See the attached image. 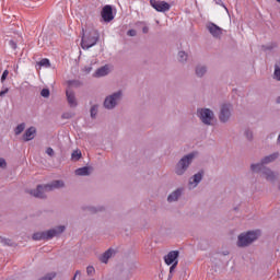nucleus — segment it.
I'll return each mask as SVG.
<instances>
[{
	"label": "nucleus",
	"instance_id": "nucleus-1",
	"mask_svg": "<svg viewBox=\"0 0 280 280\" xmlns=\"http://www.w3.org/2000/svg\"><path fill=\"white\" fill-rule=\"evenodd\" d=\"M62 187H65V182L57 179L50 184L37 185L36 189L30 190V194L31 196H34V198L45 199L47 198L45 191H54V189H60Z\"/></svg>",
	"mask_w": 280,
	"mask_h": 280
},
{
	"label": "nucleus",
	"instance_id": "nucleus-2",
	"mask_svg": "<svg viewBox=\"0 0 280 280\" xmlns=\"http://www.w3.org/2000/svg\"><path fill=\"white\" fill-rule=\"evenodd\" d=\"M83 36L81 39L82 49H91V47H95L97 45V40H100V33L95 30L85 31L82 30Z\"/></svg>",
	"mask_w": 280,
	"mask_h": 280
},
{
	"label": "nucleus",
	"instance_id": "nucleus-3",
	"mask_svg": "<svg viewBox=\"0 0 280 280\" xmlns=\"http://www.w3.org/2000/svg\"><path fill=\"white\" fill-rule=\"evenodd\" d=\"M65 225H59L55 229L44 231V232H37L33 234V240L35 242H40L42 240H54V237H58V235H61V233H65Z\"/></svg>",
	"mask_w": 280,
	"mask_h": 280
},
{
	"label": "nucleus",
	"instance_id": "nucleus-4",
	"mask_svg": "<svg viewBox=\"0 0 280 280\" xmlns=\"http://www.w3.org/2000/svg\"><path fill=\"white\" fill-rule=\"evenodd\" d=\"M194 159H196L195 153H189L184 155L175 165V174L177 176H183L187 170H189V165L194 163Z\"/></svg>",
	"mask_w": 280,
	"mask_h": 280
},
{
	"label": "nucleus",
	"instance_id": "nucleus-5",
	"mask_svg": "<svg viewBox=\"0 0 280 280\" xmlns=\"http://www.w3.org/2000/svg\"><path fill=\"white\" fill-rule=\"evenodd\" d=\"M257 237H259V234L255 231L242 233L238 235L236 246H238V248H246V246H250L253 242L257 241Z\"/></svg>",
	"mask_w": 280,
	"mask_h": 280
},
{
	"label": "nucleus",
	"instance_id": "nucleus-6",
	"mask_svg": "<svg viewBox=\"0 0 280 280\" xmlns=\"http://www.w3.org/2000/svg\"><path fill=\"white\" fill-rule=\"evenodd\" d=\"M197 116L202 121V124H205L206 126H211L214 114H213V110L209 108H199L197 109Z\"/></svg>",
	"mask_w": 280,
	"mask_h": 280
},
{
	"label": "nucleus",
	"instance_id": "nucleus-7",
	"mask_svg": "<svg viewBox=\"0 0 280 280\" xmlns=\"http://www.w3.org/2000/svg\"><path fill=\"white\" fill-rule=\"evenodd\" d=\"M121 100V91L115 92L114 94L107 96L104 101V106L108 110H113L117 106V102Z\"/></svg>",
	"mask_w": 280,
	"mask_h": 280
},
{
	"label": "nucleus",
	"instance_id": "nucleus-8",
	"mask_svg": "<svg viewBox=\"0 0 280 280\" xmlns=\"http://www.w3.org/2000/svg\"><path fill=\"white\" fill-rule=\"evenodd\" d=\"M233 110V105L231 104H223L221 105L219 119L221 124H226L229 119H231V113Z\"/></svg>",
	"mask_w": 280,
	"mask_h": 280
},
{
	"label": "nucleus",
	"instance_id": "nucleus-9",
	"mask_svg": "<svg viewBox=\"0 0 280 280\" xmlns=\"http://www.w3.org/2000/svg\"><path fill=\"white\" fill-rule=\"evenodd\" d=\"M150 5H151V8L156 10V12H170V10L172 8V5H170V3L165 2V1H158V0H150Z\"/></svg>",
	"mask_w": 280,
	"mask_h": 280
},
{
	"label": "nucleus",
	"instance_id": "nucleus-10",
	"mask_svg": "<svg viewBox=\"0 0 280 280\" xmlns=\"http://www.w3.org/2000/svg\"><path fill=\"white\" fill-rule=\"evenodd\" d=\"M101 16L105 23H110V21L115 19V15H113V7L110 4H106L102 9Z\"/></svg>",
	"mask_w": 280,
	"mask_h": 280
},
{
	"label": "nucleus",
	"instance_id": "nucleus-11",
	"mask_svg": "<svg viewBox=\"0 0 280 280\" xmlns=\"http://www.w3.org/2000/svg\"><path fill=\"white\" fill-rule=\"evenodd\" d=\"M207 30L213 36V38H220V36H222V28L215 25L213 22L207 24Z\"/></svg>",
	"mask_w": 280,
	"mask_h": 280
},
{
	"label": "nucleus",
	"instance_id": "nucleus-12",
	"mask_svg": "<svg viewBox=\"0 0 280 280\" xmlns=\"http://www.w3.org/2000/svg\"><path fill=\"white\" fill-rule=\"evenodd\" d=\"M66 97L70 108H75L78 106V98H75L74 91L67 90Z\"/></svg>",
	"mask_w": 280,
	"mask_h": 280
},
{
	"label": "nucleus",
	"instance_id": "nucleus-13",
	"mask_svg": "<svg viewBox=\"0 0 280 280\" xmlns=\"http://www.w3.org/2000/svg\"><path fill=\"white\" fill-rule=\"evenodd\" d=\"M178 255L179 252L178 250H172L165 257H164V261L167 266H172V264H176V261H178Z\"/></svg>",
	"mask_w": 280,
	"mask_h": 280
},
{
	"label": "nucleus",
	"instance_id": "nucleus-14",
	"mask_svg": "<svg viewBox=\"0 0 280 280\" xmlns=\"http://www.w3.org/2000/svg\"><path fill=\"white\" fill-rule=\"evenodd\" d=\"M261 174L264 178H266V180H268L269 183H275L277 180V176H279V174L272 172V170L268 167L262 168Z\"/></svg>",
	"mask_w": 280,
	"mask_h": 280
},
{
	"label": "nucleus",
	"instance_id": "nucleus-15",
	"mask_svg": "<svg viewBox=\"0 0 280 280\" xmlns=\"http://www.w3.org/2000/svg\"><path fill=\"white\" fill-rule=\"evenodd\" d=\"M202 176H205V171H199L197 174L190 177L189 185L198 187V184L202 180Z\"/></svg>",
	"mask_w": 280,
	"mask_h": 280
},
{
	"label": "nucleus",
	"instance_id": "nucleus-16",
	"mask_svg": "<svg viewBox=\"0 0 280 280\" xmlns=\"http://www.w3.org/2000/svg\"><path fill=\"white\" fill-rule=\"evenodd\" d=\"M36 137V127H30L23 135V141H32Z\"/></svg>",
	"mask_w": 280,
	"mask_h": 280
},
{
	"label": "nucleus",
	"instance_id": "nucleus-17",
	"mask_svg": "<svg viewBox=\"0 0 280 280\" xmlns=\"http://www.w3.org/2000/svg\"><path fill=\"white\" fill-rule=\"evenodd\" d=\"M279 159V152L272 153L270 155L265 156L261 162L264 165H268V163H272Z\"/></svg>",
	"mask_w": 280,
	"mask_h": 280
},
{
	"label": "nucleus",
	"instance_id": "nucleus-18",
	"mask_svg": "<svg viewBox=\"0 0 280 280\" xmlns=\"http://www.w3.org/2000/svg\"><path fill=\"white\" fill-rule=\"evenodd\" d=\"M182 194H183V190L176 189L171 195H168V197H167L168 202H176V200H178V198H180Z\"/></svg>",
	"mask_w": 280,
	"mask_h": 280
},
{
	"label": "nucleus",
	"instance_id": "nucleus-19",
	"mask_svg": "<svg viewBox=\"0 0 280 280\" xmlns=\"http://www.w3.org/2000/svg\"><path fill=\"white\" fill-rule=\"evenodd\" d=\"M113 253L114 250L112 248L107 249L100 258V261H102V264H108V260L110 259V257H113Z\"/></svg>",
	"mask_w": 280,
	"mask_h": 280
},
{
	"label": "nucleus",
	"instance_id": "nucleus-20",
	"mask_svg": "<svg viewBox=\"0 0 280 280\" xmlns=\"http://www.w3.org/2000/svg\"><path fill=\"white\" fill-rule=\"evenodd\" d=\"M104 75H108V66H103L95 71L96 78H104Z\"/></svg>",
	"mask_w": 280,
	"mask_h": 280
},
{
	"label": "nucleus",
	"instance_id": "nucleus-21",
	"mask_svg": "<svg viewBox=\"0 0 280 280\" xmlns=\"http://www.w3.org/2000/svg\"><path fill=\"white\" fill-rule=\"evenodd\" d=\"M250 170L252 172H256V173H264V170H266V166L264 164V162L257 163V164H252L250 165Z\"/></svg>",
	"mask_w": 280,
	"mask_h": 280
},
{
	"label": "nucleus",
	"instance_id": "nucleus-22",
	"mask_svg": "<svg viewBox=\"0 0 280 280\" xmlns=\"http://www.w3.org/2000/svg\"><path fill=\"white\" fill-rule=\"evenodd\" d=\"M91 174L89 166H83L81 168L75 170L77 176H89Z\"/></svg>",
	"mask_w": 280,
	"mask_h": 280
},
{
	"label": "nucleus",
	"instance_id": "nucleus-23",
	"mask_svg": "<svg viewBox=\"0 0 280 280\" xmlns=\"http://www.w3.org/2000/svg\"><path fill=\"white\" fill-rule=\"evenodd\" d=\"M207 73V66L199 65L196 67V75L202 78Z\"/></svg>",
	"mask_w": 280,
	"mask_h": 280
},
{
	"label": "nucleus",
	"instance_id": "nucleus-24",
	"mask_svg": "<svg viewBox=\"0 0 280 280\" xmlns=\"http://www.w3.org/2000/svg\"><path fill=\"white\" fill-rule=\"evenodd\" d=\"M277 47H278L277 42H271L267 45H262L261 49L262 51H272V49H277Z\"/></svg>",
	"mask_w": 280,
	"mask_h": 280
},
{
	"label": "nucleus",
	"instance_id": "nucleus-25",
	"mask_svg": "<svg viewBox=\"0 0 280 280\" xmlns=\"http://www.w3.org/2000/svg\"><path fill=\"white\" fill-rule=\"evenodd\" d=\"M0 244H2V246H16V244L12 242V240L5 238L3 236H0Z\"/></svg>",
	"mask_w": 280,
	"mask_h": 280
},
{
	"label": "nucleus",
	"instance_id": "nucleus-26",
	"mask_svg": "<svg viewBox=\"0 0 280 280\" xmlns=\"http://www.w3.org/2000/svg\"><path fill=\"white\" fill-rule=\"evenodd\" d=\"M71 159L73 161H80V159H82V151H80V150L73 151L71 154Z\"/></svg>",
	"mask_w": 280,
	"mask_h": 280
},
{
	"label": "nucleus",
	"instance_id": "nucleus-27",
	"mask_svg": "<svg viewBox=\"0 0 280 280\" xmlns=\"http://www.w3.org/2000/svg\"><path fill=\"white\" fill-rule=\"evenodd\" d=\"M188 55L185 51L178 52V61L179 62H187Z\"/></svg>",
	"mask_w": 280,
	"mask_h": 280
},
{
	"label": "nucleus",
	"instance_id": "nucleus-28",
	"mask_svg": "<svg viewBox=\"0 0 280 280\" xmlns=\"http://www.w3.org/2000/svg\"><path fill=\"white\" fill-rule=\"evenodd\" d=\"M39 67H45L46 69H48V67H51V62L49 61V59L44 58L38 62Z\"/></svg>",
	"mask_w": 280,
	"mask_h": 280
},
{
	"label": "nucleus",
	"instance_id": "nucleus-29",
	"mask_svg": "<svg viewBox=\"0 0 280 280\" xmlns=\"http://www.w3.org/2000/svg\"><path fill=\"white\" fill-rule=\"evenodd\" d=\"M23 130H25V122H22V124L18 125L15 127L14 132H15L16 136H19V135H21V132H23Z\"/></svg>",
	"mask_w": 280,
	"mask_h": 280
},
{
	"label": "nucleus",
	"instance_id": "nucleus-30",
	"mask_svg": "<svg viewBox=\"0 0 280 280\" xmlns=\"http://www.w3.org/2000/svg\"><path fill=\"white\" fill-rule=\"evenodd\" d=\"M97 108H98L97 105H93V106L91 107L90 113H91L92 119H95V117H97Z\"/></svg>",
	"mask_w": 280,
	"mask_h": 280
},
{
	"label": "nucleus",
	"instance_id": "nucleus-31",
	"mask_svg": "<svg viewBox=\"0 0 280 280\" xmlns=\"http://www.w3.org/2000/svg\"><path fill=\"white\" fill-rule=\"evenodd\" d=\"M75 114L71 113V112H66L62 114V119H72V117H74Z\"/></svg>",
	"mask_w": 280,
	"mask_h": 280
},
{
	"label": "nucleus",
	"instance_id": "nucleus-32",
	"mask_svg": "<svg viewBox=\"0 0 280 280\" xmlns=\"http://www.w3.org/2000/svg\"><path fill=\"white\" fill-rule=\"evenodd\" d=\"M8 75H10V71L4 70V71L2 72V75H1L0 82L4 83V82H5V80H8Z\"/></svg>",
	"mask_w": 280,
	"mask_h": 280
},
{
	"label": "nucleus",
	"instance_id": "nucleus-33",
	"mask_svg": "<svg viewBox=\"0 0 280 280\" xmlns=\"http://www.w3.org/2000/svg\"><path fill=\"white\" fill-rule=\"evenodd\" d=\"M245 137H246L247 141H253V131L249 129H246Z\"/></svg>",
	"mask_w": 280,
	"mask_h": 280
},
{
	"label": "nucleus",
	"instance_id": "nucleus-34",
	"mask_svg": "<svg viewBox=\"0 0 280 280\" xmlns=\"http://www.w3.org/2000/svg\"><path fill=\"white\" fill-rule=\"evenodd\" d=\"M49 89H43L40 92L42 97H49Z\"/></svg>",
	"mask_w": 280,
	"mask_h": 280
},
{
	"label": "nucleus",
	"instance_id": "nucleus-35",
	"mask_svg": "<svg viewBox=\"0 0 280 280\" xmlns=\"http://www.w3.org/2000/svg\"><path fill=\"white\" fill-rule=\"evenodd\" d=\"M86 273L88 275H95V267L94 266H89L86 268Z\"/></svg>",
	"mask_w": 280,
	"mask_h": 280
},
{
	"label": "nucleus",
	"instance_id": "nucleus-36",
	"mask_svg": "<svg viewBox=\"0 0 280 280\" xmlns=\"http://www.w3.org/2000/svg\"><path fill=\"white\" fill-rule=\"evenodd\" d=\"M0 167H2V170H5V167H8V163L5 162V159L0 158Z\"/></svg>",
	"mask_w": 280,
	"mask_h": 280
},
{
	"label": "nucleus",
	"instance_id": "nucleus-37",
	"mask_svg": "<svg viewBox=\"0 0 280 280\" xmlns=\"http://www.w3.org/2000/svg\"><path fill=\"white\" fill-rule=\"evenodd\" d=\"M102 210H103V208H100L98 210L95 209L94 207H89L88 208V211H90V213H97V211H102Z\"/></svg>",
	"mask_w": 280,
	"mask_h": 280
},
{
	"label": "nucleus",
	"instance_id": "nucleus-38",
	"mask_svg": "<svg viewBox=\"0 0 280 280\" xmlns=\"http://www.w3.org/2000/svg\"><path fill=\"white\" fill-rule=\"evenodd\" d=\"M10 92V89L4 88L2 91H0V97H5V94Z\"/></svg>",
	"mask_w": 280,
	"mask_h": 280
},
{
	"label": "nucleus",
	"instance_id": "nucleus-39",
	"mask_svg": "<svg viewBox=\"0 0 280 280\" xmlns=\"http://www.w3.org/2000/svg\"><path fill=\"white\" fill-rule=\"evenodd\" d=\"M46 154H48V156H54V154H55L54 149L51 147L47 148Z\"/></svg>",
	"mask_w": 280,
	"mask_h": 280
},
{
	"label": "nucleus",
	"instance_id": "nucleus-40",
	"mask_svg": "<svg viewBox=\"0 0 280 280\" xmlns=\"http://www.w3.org/2000/svg\"><path fill=\"white\" fill-rule=\"evenodd\" d=\"M177 266H178V260H176L171 265L170 272H173Z\"/></svg>",
	"mask_w": 280,
	"mask_h": 280
},
{
	"label": "nucleus",
	"instance_id": "nucleus-41",
	"mask_svg": "<svg viewBox=\"0 0 280 280\" xmlns=\"http://www.w3.org/2000/svg\"><path fill=\"white\" fill-rule=\"evenodd\" d=\"M127 36H137V31L136 30H129L127 32Z\"/></svg>",
	"mask_w": 280,
	"mask_h": 280
},
{
	"label": "nucleus",
	"instance_id": "nucleus-42",
	"mask_svg": "<svg viewBox=\"0 0 280 280\" xmlns=\"http://www.w3.org/2000/svg\"><path fill=\"white\" fill-rule=\"evenodd\" d=\"M69 86H80V81H69Z\"/></svg>",
	"mask_w": 280,
	"mask_h": 280
},
{
	"label": "nucleus",
	"instance_id": "nucleus-43",
	"mask_svg": "<svg viewBox=\"0 0 280 280\" xmlns=\"http://www.w3.org/2000/svg\"><path fill=\"white\" fill-rule=\"evenodd\" d=\"M9 45H10V47H12V49H16V42L15 40H10L9 42Z\"/></svg>",
	"mask_w": 280,
	"mask_h": 280
},
{
	"label": "nucleus",
	"instance_id": "nucleus-44",
	"mask_svg": "<svg viewBox=\"0 0 280 280\" xmlns=\"http://www.w3.org/2000/svg\"><path fill=\"white\" fill-rule=\"evenodd\" d=\"M142 32H143V34H148L150 32V27L143 26Z\"/></svg>",
	"mask_w": 280,
	"mask_h": 280
},
{
	"label": "nucleus",
	"instance_id": "nucleus-45",
	"mask_svg": "<svg viewBox=\"0 0 280 280\" xmlns=\"http://www.w3.org/2000/svg\"><path fill=\"white\" fill-rule=\"evenodd\" d=\"M79 275H81V272H80V270H77L75 273H74V276H73V278H72V280L78 279V276H79Z\"/></svg>",
	"mask_w": 280,
	"mask_h": 280
},
{
	"label": "nucleus",
	"instance_id": "nucleus-46",
	"mask_svg": "<svg viewBox=\"0 0 280 280\" xmlns=\"http://www.w3.org/2000/svg\"><path fill=\"white\" fill-rule=\"evenodd\" d=\"M86 73L91 72V67L85 68Z\"/></svg>",
	"mask_w": 280,
	"mask_h": 280
},
{
	"label": "nucleus",
	"instance_id": "nucleus-47",
	"mask_svg": "<svg viewBox=\"0 0 280 280\" xmlns=\"http://www.w3.org/2000/svg\"><path fill=\"white\" fill-rule=\"evenodd\" d=\"M277 104H280V96L277 98Z\"/></svg>",
	"mask_w": 280,
	"mask_h": 280
},
{
	"label": "nucleus",
	"instance_id": "nucleus-48",
	"mask_svg": "<svg viewBox=\"0 0 280 280\" xmlns=\"http://www.w3.org/2000/svg\"><path fill=\"white\" fill-rule=\"evenodd\" d=\"M278 143H280V133H279V136H278Z\"/></svg>",
	"mask_w": 280,
	"mask_h": 280
},
{
	"label": "nucleus",
	"instance_id": "nucleus-49",
	"mask_svg": "<svg viewBox=\"0 0 280 280\" xmlns=\"http://www.w3.org/2000/svg\"><path fill=\"white\" fill-rule=\"evenodd\" d=\"M278 3H280V0H276Z\"/></svg>",
	"mask_w": 280,
	"mask_h": 280
}]
</instances>
